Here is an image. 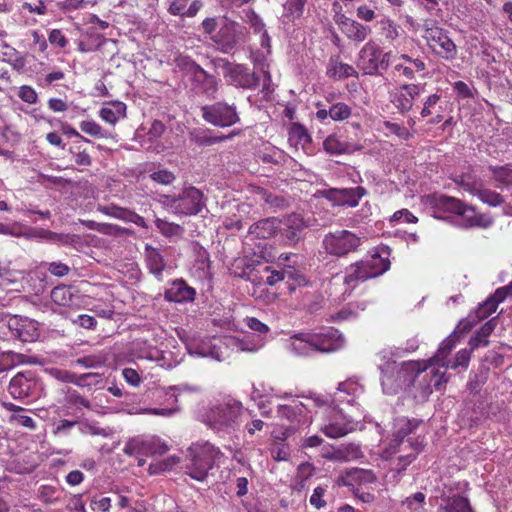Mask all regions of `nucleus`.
<instances>
[{
    "instance_id": "412c9836",
    "label": "nucleus",
    "mask_w": 512,
    "mask_h": 512,
    "mask_svg": "<svg viewBox=\"0 0 512 512\" xmlns=\"http://www.w3.org/2000/svg\"><path fill=\"white\" fill-rule=\"evenodd\" d=\"M306 227L307 224L303 217L300 214L293 213L283 220H279L278 231L288 244H296L302 238Z\"/></svg>"
},
{
    "instance_id": "9b49d317",
    "label": "nucleus",
    "mask_w": 512,
    "mask_h": 512,
    "mask_svg": "<svg viewBox=\"0 0 512 512\" xmlns=\"http://www.w3.org/2000/svg\"><path fill=\"white\" fill-rule=\"evenodd\" d=\"M226 81L238 88L255 89L259 84V77L243 64L231 63L225 59L218 62Z\"/></svg>"
},
{
    "instance_id": "7ed1b4c3",
    "label": "nucleus",
    "mask_w": 512,
    "mask_h": 512,
    "mask_svg": "<svg viewBox=\"0 0 512 512\" xmlns=\"http://www.w3.org/2000/svg\"><path fill=\"white\" fill-rule=\"evenodd\" d=\"M243 410L239 400L223 396L211 403L203 415V422L216 433L229 434L239 426Z\"/></svg>"
},
{
    "instance_id": "f704fd0d",
    "label": "nucleus",
    "mask_w": 512,
    "mask_h": 512,
    "mask_svg": "<svg viewBox=\"0 0 512 512\" xmlns=\"http://www.w3.org/2000/svg\"><path fill=\"white\" fill-rule=\"evenodd\" d=\"M145 256L149 271L156 277H160L166 266L160 251L151 245H146Z\"/></svg>"
},
{
    "instance_id": "a18cd8bd",
    "label": "nucleus",
    "mask_w": 512,
    "mask_h": 512,
    "mask_svg": "<svg viewBox=\"0 0 512 512\" xmlns=\"http://www.w3.org/2000/svg\"><path fill=\"white\" fill-rule=\"evenodd\" d=\"M351 116V108L342 102L333 104L329 108V118L334 121H343Z\"/></svg>"
},
{
    "instance_id": "4c0bfd02",
    "label": "nucleus",
    "mask_w": 512,
    "mask_h": 512,
    "mask_svg": "<svg viewBox=\"0 0 512 512\" xmlns=\"http://www.w3.org/2000/svg\"><path fill=\"white\" fill-rule=\"evenodd\" d=\"M246 18L254 33L261 35V46L269 47L270 37L265 30V24L260 16L257 15L253 10H249L246 12Z\"/></svg>"
},
{
    "instance_id": "1a4fd4ad",
    "label": "nucleus",
    "mask_w": 512,
    "mask_h": 512,
    "mask_svg": "<svg viewBox=\"0 0 512 512\" xmlns=\"http://www.w3.org/2000/svg\"><path fill=\"white\" fill-rule=\"evenodd\" d=\"M358 422L355 415L347 416L340 409L330 408L320 429L329 438H339L354 431Z\"/></svg>"
},
{
    "instance_id": "f257e3e1",
    "label": "nucleus",
    "mask_w": 512,
    "mask_h": 512,
    "mask_svg": "<svg viewBox=\"0 0 512 512\" xmlns=\"http://www.w3.org/2000/svg\"><path fill=\"white\" fill-rule=\"evenodd\" d=\"M456 341L453 336L447 337L442 341L436 355L425 362L424 367H421L419 362H408L403 363L400 368L397 367L395 362H388L385 368H381L383 376L381 379L383 391L387 394H393L396 392L400 383L394 384L395 381L400 380L402 377H406L409 372H416L415 377H419L428 367L433 365H439L441 367H448L447 357L451 350L455 347Z\"/></svg>"
},
{
    "instance_id": "c85d7f7f",
    "label": "nucleus",
    "mask_w": 512,
    "mask_h": 512,
    "mask_svg": "<svg viewBox=\"0 0 512 512\" xmlns=\"http://www.w3.org/2000/svg\"><path fill=\"white\" fill-rule=\"evenodd\" d=\"M462 201L454 197L446 195H435L432 198V205L434 208V215L437 218H442V213H451L458 215V212L462 208Z\"/></svg>"
},
{
    "instance_id": "338daca9",
    "label": "nucleus",
    "mask_w": 512,
    "mask_h": 512,
    "mask_svg": "<svg viewBox=\"0 0 512 512\" xmlns=\"http://www.w3.org/2000/svg\"><path fill=\"white\" fill-rule=\"evenodd\" d=\"M424 501L425 495L421 492H417L413 496L406 499L405 505L414 512H420V510L423 508Z\"/></svg>"
},
{
    "instance_id": "ea45409f",
    "label": "nucleus",
    "mask_w": 512,
    "mask_h": 512,
    "mask_svg": "<svg viewBox=\"0 0 512 512\" xmlns=\"http://www.w3.org/2000/svg\"><path fill=\"white\" fill-rule=\"evenodd\" d=\"M360 455L359 447L353 444L343 446L331 453L324 455L325 458L334 461H349L358 458Z\"/></svg>"
},
{
    "instance_id": "a211bd4d",
    "label": "nucleus",
    "mask_w": 512,
    "mask_h": 512,
    "mask_svg": "<svg viewBox=\"0 0 512 512\" xmlns=\"http://www.w3.org/2000/svg\"><path fill=\"white\" fill-rule=\"evenodd\" d=\"M11 334L22 342H34L39 336L38 323L30 318L12 316L7 322Z\"/></svg>"
},
{
    "instance_id": "603ef678",
    "label": "nucleus",
    "mask_w": 512,
    "mask_h": 512,
    "mask_svg": "<svg viewBox=\"0 0 512 512\" xmlns=\"http://www.w3.org/2000/svg\"><path fill=\"white\" fill-rule=\"evenodd\" d=\"M79 421L62 419L53 425L52 433L55 436H68L70 431L77 426Z\"/></svg>"
},
{
    "instance_id": "e2e57ef3",
    "label": "nucleus",
    "mask_w": 512,
    "mask_h": 512,
    "mask_svg": "<svg viewBox=\"0 0 512 512\" xmlns=\"http://www.w3.org/2000/svg\"><path fill=\"white\" fill-rule=\"evenodd\" d=\"M472 352L473 351L471 349H462L458 351L455 356L454 362L450 367L452 369H456L458 367H462L464 369L468 368Z\"/></svg>"
},
{
    "instance_id": "79ce46f5",
    "label": "nucleus",
    "mask_w": 512,
    "mask_h": 512,
    "mask_svg": "<svg viewBox=\"0 0 512 512\" xmlns=\"http://www.w3.org/2000/svg\"><path fill=\"white\" fill-rule=\"evenodd\" d=\"M307 0H286L283 5V16L295 20L302 16Z\"/></svg>"
},
{
    "instance_id": "4468645a",
    "label": "nucleus",
    "mask_w": 512,
    "mask_h": 512,
    "mask_svg": "<svg viewBox=\"0 0 512 512\" xmlns=\"http://www.w3.org/2000/svg\"><path fill=\"white\" fill-rule=\"evenodd\" d=\"M425 90L424 84H403L390 93V101L401 114L410 112Z\"/></svg>"
},
{
    "instance_id": "6ab92c4d",
    "label": "nucleus",
    "mask_w": 512,
    "mask_h": 512,
    "mask_svg": "<svg viewBox=\"0 0 512 512\" xmlns=\"http://www.w3.org/2000/svg\"><path fill=\"white\" fill-rule=\"evenodd\" d=\"M316 352L331 353L345 346L344 336L334 328H327L319 333H312Z\"/></svg>"
},
{
    "instance_id": "0eeeda50",
    "label": "nucleus",
    "mask_w": 512,
    "mask_h": 512,
    "mask_svg": "<svg viewBox=\"0 0 512 512\" xmlns=\"http://www.w3.org/2000/svg\"><path fill=\"white\" fill-rule=\"evenodd\" d=\"M423 38L429 48L445 60H453L457 56V47L443 28L437 26L433 20H426L423 24Z\"/></svg>"
},
{
    "instance_id": "13d9d810",
    "label": "nucleus",
    "mask_w": 512,
    "mask_h": 512,
    "mask_svg": "<svg viewBox=\"0 0 512 512\" xmlns=\"http://www.w3.org/2000/svg\"><path fill=\"white\" fill-rule=\"evenodd\" d=\"M104 363L105 358L96 355H88L75 360L76 365L84 368H97L103 366Z\"/></svg>"
},
{
    "instance_id": "f03ea898",
    "label": "nucleus",
    "mask_w": 512,
    "mask_h": 512,
    "mask_svg": "<svg viewBox=\"0 0 512 512\" xmlns=\"http://www.w3.org/2000/svg\"><path fill=\"white\" fill-rule=\"evenodd\" d=\"M420 423V420L406 417H399L394 421L393 439L382 452V457L389 459L393 455L401 453L398 457L401 466L399 470H404L423 448V439L416 438L412 440L408 438L405 440V437L412 434Z\"/></svg>"
},
{
    "instance_id": "0e129e2a",
    "label": "nucleus",
    "mask_w": 512,
    "mask_h": 512,
    "mask_svg": "<svg viewBox=\"0 0 512 512\" xmlns=\"http://www.w3.org/2000/svg\"><path fill=\"white\" fill-rule=\"evenodd\" d=\"M78 429L80 433L84 435H99L103 437H107L109 435L106 429L94 426L89 423L79 422Z\"/></svg>"
},
{
    "instance_id": "cd10ccee",
    "label": "nucleus",
    "mask_w": 512,
    "mask_h": 512,
    "mask_svg": "<svg viewBox=\"0 0 512 512\" xmlns=\"http://www.w3.org/2000/svg\"><path fill=\"white\" fill-rule=\"evenodd\" d=\"M195 295V289L188 286L185 281L175 280L166 289L164 297L169 302L183 303L193 301Z\"/></svg>"
},
{
    "instance_id": "69168bd1",
    "label": "nucleus",
    "mask_w": 512,
    "mask_h": 512,
    "mask_svg": "<svg viewBox=\"0 0 512 512\" xmlns=\"http://www.w3.org/2000/svg\"><path fill=\"white\" fill-rule=\"evenodd\" d=\"M231 136H213V135H195L193 140L195 143L201 146H210L216 143H220L226 139H229Z\"/></svg>"
},
{
    "instance_id": "39448f33",
    "label": "nucleus",
    "mask_w": 512,
    "mask_h": 512,
    "mask_svg": "<svg viewBox=\"0 0 512 512\" xmlns=\"http://www.w3.org/2000/svg\"><path fill=\"white\" fill-rule=\"evenodd\" d=\"M190 461L186 473L197 481H204L216 458L220 455L217 447L209 442L193 444L188 449Z\"/></svg>"
},
{
    "instance_id": "5fc2aeb1",
    "label": "nucleus",
    "mask_w": 512,
    "mask_h": 512,
    "mask_svg": "<svg viewBox=\"0 0 512 512\" xmlns=\"http://www.w3.org/2000/svg\"><path fill=\"white\" fill-rule=\"evenodd\" d=\"M156 227L165 236H175L182 232V228L178 224L170 223L160 218L155 220Z\"/></svg>"
},
{
    "instance_id": "9d476101",
    "label": "nucleus",
    "mask_w": 512,
    "mask_h": 512,
    "mask_svg": "<svg viewBox=\"0 0 512 512\" xmlns=\"http://www.w3.org/2000/svg\"><path fill=\"white\" fill-rule=\"evenodd\" d=\"M168 451V445L156 435H137L129 438L123 452L128 456L162 455Z\"/></svg>"
},
{
    "instance_id": "f8f14e48",
    "label": "nucleus",
    "mask_w": 512,
    "mask_h": 512,
    "mask_svg": "<svg viewBox=\"0 0 512 512\" xmlns=\"http://www.w3.org/2000/svg\"><path fill=\"white\" fill-rule=\"evenodd\" d=\"M201 112L202 118L216 127H230L240 121L236 106L223 101L205 105L201 108Z\"/></svg>"
},
{
    "instance_id": "37998d69",
    "label": "nucleus",
    "mask_w": 512,
    "mask_h": 512,
    "mask_svg": "<svg viewBox=\"0 0 512 512\" xmlns=\"http://www.w3.org/2000/svg\"><path fill=\"white\" fill-rule=\"evenodd\" d=\"M493 179L503 185H512V165L491 167Z\"/></svg>"
},
{
    "instance_id": "09e8293b",
    "label": "nucleus",
    "mask_w": 512,
    "mask_h": 512,
    "mask_svg": "<svg viewBox=\"0 0 512 512\" xmlns=\"http://www.w3.org/2000/svg\"><path fill=\"white\" fill-rule=\"evenodd\" d=\"M263 271L268 273V276L266 277L265 283L270 285V286L275 285L279 281H283V280H285L287 278H292L293 277V272L292 271H285V270L275 271V270H271V268L269 266H265L263 268Z\"/></svg>"
},
{
    "instance_id": "2eb2a0df",
    "label": "nucleus",
    "mask_w": 512,
    "mask_h": 512,
    "mask_svg": "<svg viewBox=\"0 0 512 512\" xmlns=\"http://www.w3.org/2000/svg\"><path fill=\"white\" fill-rule=\"evenodd\" d=\"M455 182L466 192L473 196H477L483 203L488 204L489 206H498L503 201L500 194L483 188L482 183L474 179L471 175H459L455 178Z\"/></svg>"
},
{
    "instance_id": "72a5a7b5",
    "label": "nucleus",
    "mask_w": 512,
    "mask_h": 512,
    "mask_svg": "<svg viewBox=\"0 0 512 512\" xmlns=\"http://www.w3.org/2000/svg\"><path fill=\"white\" fill-rule=\"evenodd\" d=\"M279 228V220L276 218L262 219L249 228V233L260 239H266L275 234Z\"/></svg>"
},
{
    "instance_id": "774afa93",
    "label": "nucleus",
    "mask_w": 512,
    "mask_h": 512,
    "mask_svg": "<svg viewBox=\"0 0 512 512\" xmlns=\"http://www.w3.org/2000/svg\"><path fill=\"white\" fill-rule=\"evenodd\" d=\"M18 96L22 101L28 104H35L38 100L36 91L31 86L27 85L20 87Z\"/></svg>"
},
{
    "instance_id": "58836bf2",
    "label": "nucleus",
    "mask_w": 512,
    "mask_h": 512,
    "mask_svg": "<svg viewBox=\"0 0 512 512\" xmlns=\"http://www.w3.org/2000/svg\"><path fill=\"white\" fill-rule=\"evenodd\" d=\"M434 366L435 365L428 367L427 369H430V372L423 375V380H425L427 376H430L429 381L423 389L424 397L430 395L433 392V387L435 389H440V387L447 382L445 372L435 369Z\"/></svg>"
},
{
    "instance_id": "473e14b6",
    "label": "nucleus",
    "mask_w": 512,
    "mask_h": 512,
    "mask_svg": "<svg viewBox=\"0 0 512 512\" xmlns=\"http://www.w3.org/2000/svg\"><path fill=\"white\" fill-rule=\"evenodd\" d=\"M288 141L296 149L307 150L311 144V136L303 125L292 123L288 129Z\"/></svg>"
},
{
    "instance_id": "8fccbe9b",
    "label": "nucleus",
    "mask_w": 512,
    "mask_h": 512,
    "mask_svg": "<svg viewBox=\"0 0 512 512\" xmlns=\"http://www.w3.org/2000/svg\"><path fill=\"white\" fill-rule=\"evenodd\" d=\"M381 30L387 40L393 41L399 36V26L390 18L385 17L380 21Z\"/></svg>"
},
{
    "instance_id": "4d7b16f0",
    "label": "nucleus",
    "mask_w": 512,
    "mask_h": 512,
    "mask_svg": "<svg viewBox=\"0 0 512 512\" xmlns=\"http://www.w3.org/2000/svg\"><path fill=\"white\" fill-rule=\"evenodd\" d=\"M198 391H199V389L197 387L189 386L187 384H180V385H175V386H169L166 389V395L169 396V398L172 399L174 403H177L178 396L181 393H184V392L193 393V392H198Z\"/></svg>"
},
{
    "instance_id": "b1692460",
    "label": "nucleus",
    "mask_w": 512,
    "mask_h": 512,
    "mask_svg": "<svg viewBox=\"0 0 512 512\" xmlns=\"http://www.w3.org/2000/svg\"><path fill=\"white\" fill-rule=\"evenodd\" d=\"M314 345L313 334L309 332L294 334L286 340V348L296 356H311L316 352Z\"/></svg>"
},
{
    "instance_id": "e433bc0d",
    "label": "nucleus",
    "mask_w": 512,
    "mask_h": 512,
    "mask_svg": "<svg viewBox=\"0 0 512 512\" xmlns=\"http://www.w3.org/2000/svg\"><path fill=\"white\" fill-rule=\"evenodd\" d=\"M223 345L227 348L232 347L236 351L256 352L263 346V343L261 341L250 342L249 337L239 340L235 337L224 336Z\"/></svg>"
},
{
    "instance_id": "a878e982",
    "label": "nucleus",
    "mask_w": 512,
    "mask_h": 512,
    "mask_svg": "<svg viewBox=\"0 0 512 512\" xmlns=\"http://www.w3.org/2000/svg\"><path fill=\"white\" fill-rule=\"evenodd\" d=\"M52 301L63 307L72 309L80 308L82 296L70 286H57L51 291Z\"/></svg>"
},
{
    "instance_id": "20e7f679",
    "label": "nucleus",
    "mask_w": 512,
    "mask_h": 512,
    "mask_svg": "<svg viewBox=\"0 0 512 512\" xmlns=\"http://www.w3.org/2000/svg\"><path fill=\"white\" fill-rule=\"evenodd\" d=\"M389 268V249L388 247H381L369 258L350 265L346 269L344 283L354 288L359 282L378 277Z\"/></svg>"
},
{
    "instance_id": "3c124183",
    "label": "nucleus",
    "mask_w": 512,
    "mask_h": 512,
    "mask_svg": "<svg viewBox=\"0 0 512 512\" xmlns=\"http://www.w3.org/2000/svg\"><path fill=\"white\" fill-rule=\"evenodd\" d=\"M80 129L82 132L97 138H107L108 134L103 128L95 121H82L80 123Z\"/></svg>"
},
{
    "instance_id": "c756f323",
    "label": "nucleus",
    "mask_w": 512,
    "mask_h": 512,
    "mask_svg": "<svg viewBox=\"0 0 512 512\" xmlns=\"http://www.w3.org/2000/svg\"><path fill=\"white\" fill-rule=\"evenodd\" d=\"M443 105L441 96L437 93L431 94L423 102L420 115L422 118L433 116L430 123L438 124L443 120Z\"/></svg>"
},
{
    "instance_id": "c03bdc74",
    "label": "nucleus",
    "mask_w": 512,
    "mask_h": 512,
    "mask_svg": "<svg viewBox=\"0 0 512 512\" xmlns=\"http://www.w3.org/2000/svg\"><path fill=\"white\" fill-rule=\"evenodd\" d=\"M324 150L329 154H343L347 151V145L335 135H329L323 142Z\"/></svg>"
},
{
    "instance_id": "680f3d73",
    "label": "nucleus",
    "mask_w": 512,
    "mask_h": 512,
    "mask_svg": "<svg viewBox=\"0 0 512 512\" xmlns=\"http://www.w3.org/2000/svg\"><path fill=\"white\" fill-rule=\"evenodd\" d=\"M10 422L25 427L29 430H35L36 422L28 415L22 413H14L10 417Z\"/></svg>"
},
{
    "instance_id": "ddd939ff",
    "label": "nucleus",
    "mask_w": 512,
    "mask_h": 512,
    "mask_svg": "<svg viewBox=\"0 0 512 512\" xmlns=\"http://www.w3.org/2000/svg\"><path fill=\"white\" fill-rule=\"evenodd\" d=\"M322 244L327 253L342 257L359 247L360 238L348 230H337L326 234Z\"/></svg>"
},
{
    "instance_id": "f3484780",
    "label": "nucleus",
    "mask_w": 512,
    "mask_h": 512,
    "mask_svg": "<svg viewBox=\"0 0 512 512\" xmlns=\"http://www.w3.org/2000/svg\"><path fill=\"white\" fill-rule=\"evenodd\" d=\"M191 73L192 83L196 93L202 94L209 99L215 98L219 88L220 80L209 74L196 63H192Z\"/></svg>"
},
{
    "instance_id": "a19ab883",
    "label": "nucleus",
    "mask_w": 512,
    "mask_h": 512,
    "mask_svg": "<svg viewBox=\"0 0 512 512\" xmlns=\"http://www.w3.org/2000/svg\"><path fill=\"white\" fill-rule=\"evenodd\" d=\"M504 300H500L496 296V292L489 296L482 304H480L476 310V317L479 320L485 319L489 317L492 313H494L498 307V305Z\"/></svg>"
},
{
    "instance_id": "49530a36",
    "label": "nucleus",
    "mask_w": 512,
    "mask_h": 512,
    "mask_svg": "<svg viewBox=\"0 0 512 512\" xmlns=\"http://www.w3.org/2000/svg\"><path fill=\"white\" fill-rule=\"evenodd\" d=\"M101 377L98 373H85L79 376L69 375L64 378L65 381L75 383L78 386H87L97 384Z\"/></svg>"
},
{
    "instance_id": "5701e85b",
    "label": "nucleus",
    "mask_w": 512,
    "mask_h": 512,
    "mask_svg": "<svg viewBox=\"0 0 512 512\" xmlns=\"http://www.w3.org/2000/svg\"><path fill=\"white\" fill-rule=\"evenodd\" d=\"M364 393V386L357 379L349 378L340 382L334 394V401L353 405Z\"/></svg>"
},
{
    "instance_id": "de8ad7c7",
    "label": "nucleus",
    "mask_w": 512,
    "mask_h": 512,
    "mask_svg": "<svg viewBox=\"0 0 512 512\" xmlns=\"http://www.w3.org/2000/svg\"><path fill=\"white\" fill-rule=\"evenodd\" d=\"M270 454L275 461H288L291 451L284 442H275L270 447Z\"/></svg>"
},
{
    "instance_id": "393cba45",
    "label": "nucleus",
    "mask_w": 512,
    "mask_h": 512,
    "mask_svg": "<svg viewBox=\"0 0 512 512\" xmlns=\"http://www.w3.org/2000/svg\"><path fill=\"white\" fill-rule=\"evenodd\" d=\"M459 223L463 227H481L488 228L492 225L493 219L486 214H478L472 206L462 203V208L458 212Z\"/></svg>"
},
{
    "instance_id": "dca6fc26",
    "label": "nucleus",
    "mask_w": 512,
    "mask_h": 512,
    "mask_svg": "<svg viewBox=\"0 0 512 512\" xmlns=\"http://www.w3.org/2000/svg\"><path fill=\"white\" fill-rule=\"evenodd\" d=\"M223 340L224 337L192 340L186 347L190 355L222 361L225 357L224 351L222 350Z\"/></svg>"
},
{
    "instance_id": "6e6d98bb",
    "label": "nucleus",
    "mask_w": 512,
    "mask_h": 512,
    "mask_svg": "<svg viewBox=\"0 0 512 512\" xmlns=\"http://www.w3.org/2000/svg\"><path fill=\"white\" fill-rule=\"evenodd\" d=\"M423 70H415L414 66L407 63H395L393 66V73L399 77H404L407 80H413L417 72Z\"/></svg>"
},
{
    "instance_id": "c9c22d12",
    "label": "nucleus",
    "mask_w": 512,
    "mask_h": 512,
    "mask_svg": "<svg viewBox=\"0 0 512 512\" xmlns=\"http://www.w3.org/2000/svg\"><path fill=\"white\" fill-rule=\"evenodd\" d=\"M437 512H472L469 501L462 496L444 498Z\"/></svg>"
},
{
    "instance_id": "864d4df0",
    "label": "nucleus",
    "mask_w": 512,
    "mask_h": 512,
    "mask_svg": "<svg viewBox=\"0 0 512 512\" xmlns=\"http://www.w3.org/2000/svg\"><path fill=\"white\" fill-rule=\"evenodd\" d=\"M343 204L349 207H355L358 205L359 200L364 195V189L362 187H356L350 190H343Z\"/></svg>"
},
{
    "instance_id": "7c9ffc66",
    "label": "nucleus",
    "mask_w": 512,
    "mask_h": 512,
    "mask_svg": "<svg viewBox=\"0 0 512 512\" xmlns=\"http://www.w3.org/2000/svg\"><path fill=\"white\" fill-rule=\"evenodd\" d=\"M326 74L336 80L358 77L357 70L352 65L341 62L338 57L330 58Z\"/></svg>"
},
{
    "instance_id": "423d86ee",
    "label": "nucleus",
    "mask_w": 512,
    "mask_h": 512,
    "mask_svg": "<svg viewBox=\"0 0 512 512\" xmlns=\"http://www.w3.org/2000/svg\"><path fill=\"white\" fill-rule=\"evenodd\" d=\"M164 208L176 215H196L204 207L202 192L193 187L185 188L178 196L164 195L161 199Z\"/></svg>"
},
{
    "instance_id": "2f4dec72",
    "label": "nucleus",
    "mask_w": 512,
    "mask_h": 512,
    "mask_svg": "<svg viewBox=\"0 0 512 512\" xmlns=\"http://www.w3.org/2000/svg\"><path fill=\"white\" fill-rule=\"evenodd\" d=\"M100 118L111 125H115L126 116V105L121 101L107 102L99 111Z\"/></svg>"
},
{
    "instance_id": "bb28decb",
    "label": "nucleus",
    "mask_w": 512,
    "mask_h": 512,
    "mask_svg": "<svg viewBox=\"0 0 512 512\" xmlns=\"http://www.w3.org/2000/svg\"><path fill=\"white\" fill-rule=\"evenodd\" d=\"M35 385L36 383L32 377L20 372L11 379L8 391L13 398L23 399L32 395Z\"/></svg>"
},
{
    "instance_id": "bf43d9fd",
    "label": "nucleus",
    "mask_w": 512,
    "mask_h": 512,
    "mask_svg": "<svg viewBox=\"0 0 512 512\" xmlns=\"http://www.w3.org/2000/svg\"><path fill=\"white\" fill-rule=\"evenodd\" d=\"M384 126L388 132L396 135L400 139L408 140L412 137V133L407 128L398 123L386 121L384 122Z\"/></svg>"
},
{
    "instance_id": "052dcab7",
    "label": "nucleus",
    "mask_w": 512,
    "mask_h": 512,
    "mask_svg": "<svg viewBox=\"0 0 512 512\" xmlns=\"http://www.w3.org/2000/svg\"><path fill=\"white\" fill-rule=\"evenodd\" d=\"M351 477L360 484H368L376 481V475L371 470L354 469Z\"/></svg>"
},
{
    "instance_id": "aec40b11",
    "label": "nucleus",
    "mask_w": 512,
    "mask_h": 512,
    "mask_svg": "<svg viewBox=\"0 0 512 512\" xmlns=\"http://www.w3.org/2000/svg\"><path fill=\"white\" fill-rule=\"evenodd\" d=\"M239 28L240 25L237 22L224 18L221 21L219 31L211 39L222 52L228 53L237 43Z\"/></svg>"
},
{
    "instance_id": "6e6552de",
    "label": "nucleus",
    "mask_w": 512,
    "mask_h": 512,
    "mask_svg": "<svg viewBox=\"0 0 512 512\" xmlns=\"http://www.w3.org/2000/svg\"><path fill=\"white\" fill-rule=\"evenodd\" d=\"M391 52H383L373 41H369L360 49L356 65L364 75H378L390 66Z\"/></svg>"
},
{
    "instance_id": "4be33fe9",
    "label": "nucleus",
    "mask_w": 512,
    "mask_h": 512,
    "mask_svg": "<svg viewBox=\"0 0 512 512\" xmlns=\"http://www.w3.org/2000/svg\"><path fill=\"white\" fill-rule=\"evenodd\" d=\"M336 24L348 39L358 43L365 41L371 32V29L368 26L355 21L344 14H338L336 16Z\"/></svg>"
}]
</instances>
